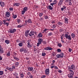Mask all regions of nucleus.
<instances>
[{
	"mask_svg": "<svg viewBox=\"0 0 78 78\" xmlns=\"http://www.w3.org/2000/svg\"><path fill=\"white\" fill-rule=\"evenodd\" d=\"M43 42V39H42L40 38L38 40V43H37V46L39 47L40 44H41V43Z\"/></svg>",
	"mask_w": 78,
	"mask_h": 78,
	"instance_id": "obj_1",
	"label": "nucleus"
},
{
	"mask_svg": "<svg viewBox=\"0 0 78 78\" xmlns=\"http://www.w3.org/2000/svg\"><path fill=\"white\" fill-rule=\"evenodd\" d=\"M16 29H10L9 30V32H10V33H13L14 32H16Z\"/></svg>",
	"mask_w": 78,
	"mask_h": 78,
	"instance_id": "obj_2",
	"label": "nucleus"
},
{
	"mask_svg": "<svg viewBox=\"0 0 78 78\" xmlns=\"http://www.w3.org/2000/svg\"><path fill=\"white\" fill-rule=\"evenodd\" d=\"M34 31H31L30 34H29V36L31 37H34Z\"/></svg>",
	"mask_w": 78,
	"mask_h": 78,
	"instance_id": "obj_3",
	"label": "nucleus"
},
{
	"mask_svg": "<svg viewBox=\"0 0 78 78\" xmlns=\"http://www.w3.org/2000/svg\"><path fill=\"white\" fill-rule=\"evenodd\" d=\"M73 75H74V74L70 73L68 74V76L69 78H73Z\"/></svg>",
	"mask_w": 78,
	"mask_h": 78,
	"instance_id": "obj_4",
	"label": "nucleus"
},
{
	"mask_svg": "<svg viewBox=\"0 0 78 78\" xmlns=\"http://www.w3.org/2000/svg\"><path fill=\"white\" fill-rule=\"evenodd\" d=\"M29 32H30V30H27L25 32V35L26 37H28V35H29Z\"/></svg>",
	"mask_w": 78,
	"mask_h": 78,
	"instance_id": "obj_5",
	"label": "nucleus"
},
{
	"mask_svg": "<svg viewBox=\"0 0 78 78\" xmlns=\"http://www.w3.org/2000/svg\"><path fill=\"white\" fill-rule=\"evenodd\" d=\"M56 57L58 58H62L63 56L61 55V54H58L56 55Z\"/></svg>",
	"mask_w": 78,
	"mask_h": 78,
	"instance_id": "obj_6",
	"label": "nucleus"
},
{
	"mask_svg": "<svg viewBox=\"0 0 78 78\" xmlns=\"http://www.w3.org/2000/svg\"><path fill=\"white\" fill-rule=\"evenodd\" d=\"M75 65H72L71 66V67L69 68V69H72V70H75Z\"/></svg>",
	"mask_w": 78,
	"mask_h": 78,
	"instance_id": "obj_7",
	"label": "nucleus"
},
{
	"mask_svg": "<svg viewBox=\"0 0 78 78\" xmlns=\"http://www.w3.org/2000/svg\"><path fill=\"white\" fill-rule=\"evenodd\" d=\"M0 4L1 7H4V6L5 5V4L4 2H2L0 1Z\"/></svg>",
	"mask_w": 78,
	"mask_h": 78,
	"instance_id": "obj_8",
	"label": "nucleus"
},
{
	"mask_svg": "<svg viewBox=\"0 0 78 78\" xmlns=\"http://www.w3.org/2000/svg\"><path fill=\"white\" fill-rule=\"evenodd\" d=\"M27 44L28 47H30V48H31V47H32L33 45H32V44H31L30 42H28Z\"/></svg>",
	"mask_w": 78,
	"mask_h": 78,
	"instance_id": "obj_9",
	"label": "nucleus"
},
{
	"mask_svg": "<svg viewBox=\"0 0 78 78\" xmlns=\"http://www.w3.org/2000/svg\"><path fill=\"white\" fill-rule=\"evenodd\" d=\"M45 73L46 75H48L49 73V69H46L45 70Z\"/></svg>",
	"mask_w": 78,
	"mask_h": 78,
	"instance_id": "obj_10",
	"label": "nucleus"
},
{
	"mask_svg": "<svg viewBox=\"0 0 78 78\" xmlns=\"http://www.w3.org/2000/svg\"><path fill=\"white\" fill-rule=\"evenodd\" d=\"M5 15L6 17H9V15H10L9 12H6L5 13Z\"/></svg>",
	"mask_w": 78,
	"mask_h": 78,
	"instance_id": "obj_11",
	"label": "nucleus"
},
{
	"mask_svg": "<svg viewBox=\"0 0 78 78\" xmlns=\"http://www.w3.org/2000/svg\"><path fill=\"white\" fill-rule=\"evenodd\" d=\"M66 6H63L62 7V8H61V10L62 11H63V10L64 9H66Z\"/></svg>",
	"mask_w": 78,
	"mask_h": 78,
	"instance_id": "obj_12",
	"label": "nucleus"
},
{
	"mask_svg": "<svg viewBox=\"0 0 78 78\" xmlns=\"http://www.w3.org/2000/svg\"><path fill=\"white\" fill-rule=\"evenodd\" d=\"M0 53H4V51L3 50V49L2 48L0 47Z\"/></svg>",
	"mask_w": 78,
	"mask_h": 78,
	"instance_id": "obj_13",
	"label": "nucleus"
},
{
	"mask_svg": "<svg viewBox=\"0 0 78 78\" xmlns=\"http://www.w3.org/2000/svg\"><path fill=\"white\" fill-rule=\"evenodd\" d=\"M33 69V68L32 67H31L30 68V67L28 68V70H29V71H32Z\"/></svg>",
	"mask_w": 78,
	"mask_h": 78,
	"instance_id": "obj_14",
	"label": "nucleus"
},
{
	"mask_svg": "<svg viewBox=\"0 0 78 78\" xmlns=\"http://www.w3.org/2000/svg\"><path fill=\"white\" fill-rule=\"evenodd\" d=\"M38 37H42V34L41 33H40L38 35Z\"/></svg>",
	"mask_w": 78,
	"mask_h": 78,
	"instance_id": "obj_15",
	"label": "nucleus"
},
{
	"mask_svg": "<svg viewBox=\"0 0 78 78\" xmlns=\"http://www.w3.org/2000/svg\"><path fill=\"white\" fill-rule=\"evenodd\" d=\"M71 37L73 39H74V38H75V35L73 33H72L71 34Z\"/></svg>",
	"mask_w": 78,
	"mask_h": 78,
	"instance_id": "obj_16",
	"label": "nucleus"
},
{
	"mask_svg": "<svg viewBox=\"0 0 78 78\" xmlns=\"http://www.w3.org/2000/svg\"><path fill=\"white\" fill-rule=\"evenodd\" d=\"M69 70L71 72L70 73H73L74 74V73L73 72V70H72L71 69H70L69 68Z\"/></svg>",
	"mask_w": 78,
	"mask_h": 78,
	"instance_id": "obj_17",
	"label": "nucleus"
},
{
	"mask_svg": "<svg viewBox=\"0 0 78 78\" xmlns=\"http://www.w3.org/2000/svg\"><path fill=\"white\" fill-rule=\"evenodd\" d=\"M68 39V40H69V41H71L72 40V38L71 37V36H70V35H69L68 36V37L67 38Z\"/></svg>",
	"mask_w": 78,
	"mask_h": 78,
	"instance_id": "obj_18",
	"label": "nucleus"
},
{
	"mask_svg": "<svg viewBox=\"0 0 78 78\" xmlns=\"http://www.w3.org/2000/svg\"><path fill=\"white\" fill-rule=\"evenodd\" d=\"M5 42L7 44H8L9 43V41L8 40H6L5 41Z\"/></svg>",
	"mask_w": 78,
	"mask_h": 78,
	"instance_id": "obj_19",
	"label": "nucleus"
},
{
	"mask_svg": "<svg viewBox=\"0 0 78 78\" xmlns=\"http://www.w3.org/2000/svg\"><path fill=\"white\" fill-rule=\"evenodd\" d=\"M27 7H24V9H23V10H24V11H25V12H26L27 11Z\"/></svg>",
	"mask_w": 78,
	"mask_h": 78,
	"instance_id": "obj_20",
	"label": "nucleus"
},
{
	"mask_svg": "<svg viewBox=\"0 0 78 78\" xmlns=\"http://www.w3.org/2000/svg\"><path fill=\"white\" fill-rule=\"evenodd\" d=\"M19 45L20 47H22L23 45V44L22 42L20 43L19 44Z\"/></svg>",
	"mask_w": 78,
	"mask_h": 78,
	"instance_id": "obj_21",
	"label": "nucleus"
},
{
	"mask_svg": "<svg viewBox=\"0 0 78 78\" xmlns=\"http://www.w3.org/2000/svg\"><path fill=\"white\" fill-rule=\"evenodd\" d=\"M56 3H57V1L56 0H54V1L53 2L54 5H56Z\"/></svg>",
	"mask_w": 78,
	"mask_h": 78,
	"instance_id": "obj_22",
	"label": "nucleus"
},
{
	"mask_svg": "<svg viewBox=\"0 0 78 78\" xmlns=\"http://www.w3.org/2000/svg\"><path fill=\"white\" fill-rule=\"evenodd\" d=\"M12 14L13 15V16H12L13 17V19H16V18L17 17V16H16V15H14L13 13H12Z\"/></svg>",
	"mask_w": 78,
	"mask_h": 78,
	"instance_id": "obj_23",
	"label": "nucleus"
},
{
	"mask_svg": "<svg viewBox=\"0 0 78 78\" xmlns=\"http://www.w3.org/2000/svg\"><path fill=\"white\" fill-rule=\"evenodd\" d=\"M49 8L50 10H52L53 9V8H52V7L51 6V5H50L49 6Z\"/></svg>",
	"mask_w": 78,
	"mask_h": 78,
	"instance_id": "obj_24",
	"label": "nucleus"
},
{
	"mask_svg": "<svg viewBox=\"0 0 78 78\" xmlns=\"http://www.w3.org/2000/svg\"><path fill=\"white\" fill-rule=\"evenodd\" d=\"M19 63L18 62H16L15 63L16 66V67H18V66H19Z\"/></svg>",
	"mask_w": 78,
	"mask_h": 78,
	"instance_id": "obj_25",
	"label": "nucleus"
},
{
	"mask_svg": "<svg viewBox=\"0 0 78 78\" xmlns=\"http://www.w3.org/2000/svg\"><path fill=\"white\" fill-rule=\"evenodd\" d=\"M17 22H18V23H20V22H21V20L20 19H19L17 20Z\"/></svg>",
	"mask_w": 78,
	"mask_h": 78,
	"instance_id": "obj_26",
	"label": "nucleus"
},
{
	"mask_svg": "<svg viewBox=\"0 0 78 78\" xmlns=\"http://www.w3.org/2000/svg\"><path fill=\"white\" fill-rule=\"evenodd\" d=\"M20 76L21 77H22V78H23V77L24 76V75L23 74V73L20 74Z\"/></svg>",
	"mask_w": 78,
	"mask_h": 78,
	"instance_id": "obj_27",
	"label": "nucleus"
},
{
	"mask_svg": "<svg viewBox=\"0 0 78 78\" xmlns=\"http://www.w3.org/2000/svg\"><path fill=\"white\" fill-rule=\"evenodd\" d=\"M65 23H68V19L67 18H66L65 19Z\"/></svg>",
	"mask_w": 78,
	"mask_h": 78,
	"instance_id": "obj_28",
	"label": "nucleus"
},
{
	"mask_svg": "<svg viewBox=\"0 0 78 78\" xmlns=\"http://www.w3.org/2000/svg\"><path fill=\"white\" fill-rule=\"evenodd\" d=\"M62 3L61 2H60L59 1V2L58 4V6H60V5H62Z\"/></svg>",
	"mask_w": 78,
	"mask_h": 78,
	"instance_id": "obj_29",
	"label": "nucleus"
},
{
	"mask_svg": "<svg viewBox=\"0 0 78 78\" xmlns=\"http://www.w3.org/2000/svg\"><path fill=\"white\" fill-rule=\"evenodd\" d=\"M14 59H15L16 60V61H19V58H17L16 57H14Z\"/></svg>",
	"mask_w": 78,
	"mask_h": 78,
	"instance_id": "obj_30",
	"label": "nucleus"
},
{
	"mask_svg": "<svg viewBox=\"0 0 78 78\" xmlns=\"http://www.w3.org/2000/svg\"><path fill=\"white\" fill-rule=\"evenodd\" d=\"M14 5H15L16 6H19L20 5V4L19 3H15L14 4Z\"/></svg>",
	"mask_w": 78,
	"mask_h": 78,
	"instance_id": "obj_31",
	"label": "nucleus"
},
{
	"mask_svg": "<svg viewBox=\"0 0 78 78\" xmlns=\"http://www.w3.org/2000/svg\"><path fill=\"white\" fill-rule=\"evenodd\" d=\"M23 50H24L23 49V48H22L20 49V52H22L23 51Z\"/></svg>",
	"mask_w": 78,
	"mask_h": 78,
	"instance_id": "obj_32",
	"label": "nucleus"
},
{
	"mask_svg": "<svg viewBox=\"0 0 78 78\" xmlns=\"http://www.w3.org/2000/svg\"><path fill=\"white\" fill-rule=\"evenodd\" d=\"M15 76H16V77H18L17 76H18V74L17 73H15L13 74Z\"/></svg>",
	"mask_w": 78,
	"mask_h": 78,
	"instance_id": "obj_33",
	"label": "nucleus"
},
{
	"mask_svg": "<svg viewBox=\"0 0 78 78\" xmlns=\"http://www.w3.org/2000/svg\"><path fill=\"white\" fill-rule=\"evenodd\" d=\"M69 35H68V34H66L65 35V37H66V38H67L68 37H69Z\"/></svg>",
	"mask_w": 78,
	"mask_h": 78,
	"instance_id": "obj_34",
	"label": "nucleus"
},
{
	"mask_svg": "<svg viewBox=\"0 0 78 78\" xmlns=\"http://www.w3.org/2000/svg\"><path fill=\"white\" fill-rule=\"evenodd\" d=\"M57 51H58V52L60 53V52H61V49H60L59 48H58L57 49Z\"/></svg>",
	"mask_w": 78,
	"mask_h": 78,
	"instance_id": "obj_35",
	"label": "nucleus"
},
{
	"mask_svg": "<svg viewBox=\"0 0 78 78\" xmlns=\"http://www.w3.org/2000/svg\"><path fill=\"white\" fill-rule=\"evenodd\" d=\"M58 25H60V26H61V25H62V23H61V22H58Z\"/></svg>",
	"mask_w": 78,
	"mask_h": 78,
	"instance_id": "obj_36",
	"label": "nucleus"
},
{
	"mask_svg": "<svg viewBox=\"0 0 78 78\" xmlns=\"http://www.w3.org/2000/svg\"><path fill=\"white\" fill-rule=\"evenodd\" d=\"M3 74V72L2 71H0V75H2Z\"/></svg>",
	"mask_w": 78,
	"mask_h": 78,
	"instance_id": "obj_37",
	"label": "nucleus"
},
{
	"mask_svg": "<svg viewBox=\"0 0 78 78\" xmlns=\"http://www.w3.org/2000/svg\"><path fill=\"white\" fill-rule=\"evenodd\" d=\"M22 25L21 26V25H19L17 26V28H21L22 27Z\"/></svg>",
	"mask_w": 78,
	"mask_h": 78,
	"instance_id": "obj_38",
	"label": "nucleus"
},
{
	"mask_svg": "<svg viewBox=\"0 0 78 78\" xmlns=\"http://www.w3.org/2000/svg\"><path fill=\"white\" fill-rule=\"evenodd\" d=\"M44 18L45 19H47L48 18V16L47 15L44 16Z\"/></svg>",
	"mask_w": 78,
	"mask_h": 78,
	"instance_id": "obj_39",
	"label": "nucleus"
},
{
	"mask_svg": "<svg viewBox=\"0 0 78 78\" xmlns=\"http://www.w3.org/2000/svg\"><path fill=\"white\" fill-rule=\"evenodd\" d=\"M7 55L9 56H10V51H9L8 52L7 54Z\"/></svg>",
	"mask_w": 78,
	"mask_h": 78,
	"instance_id": "obj_40",
	"label": "nucleus"
},
{
	"mask_svg": "<svg viewBox=\"0 0 78 78\" xmlns=\"http://www.w3.org/2000/svg\"><path fill=\"white\" fill-rule=\"evenodd\" d=\"M58 46L59 47H61L62 46V44L60 43H58Z\"/></svg>",
	"mask_w": 78,
	"mask_h": 78,
	"instance_id": "obj_41",
	"label": "nucleus"
},
{
	"mask_svg": "<svg viewBox=\"0 0 78 78\" xmlns=\"http://www.w3.org/2000/svg\"><path fill=\"white\" fill-rule=\"evenodd\" d=\"M28 23H32V21H31V20L30 19L28 20Z\"/></svg>",
	"mask_w": 78,
	"mask_h": 78,
	"instance_id": "obj_42",
	"label": "nucleus"
},
{
	"mask_svg": "<svg viewBox=\"0 0 78 78\" xmlns=\"http://www.w3.org/2000/svg\"><path fill=\"white\" fill-rule=\"evenodd\" d=\"M71 1L70 0L69 1V5H72V2H71Z\"/></svg>",
	"mask_w": 78,
	"mask_h": 78,
	"instance_id": "obj_43",
	"label": "nucleus"
},
{
	"mask_svg": "<svg viewBox=\"0 0 78 78\" xmlns=\"http://www.w3.org/2000/svg\"><path fill=\"white\" fill-rule=\"evenodd\" d=\"M42 56H45V53H42Z\"/></svg>",
	"mask_w": 78,
	"mask_h": 78,
	"instance_id": "obj_44",
	"label": "nucleus"
},
{
	"mask_svg": "<svg viewBox=\"0 0 78 78\" xmlns=\"http://www.w3.org/2000/svg\"><path fill=\"white\" fill-rule=\"evenodd\" d=\"M39 15L40 17H41V16H42V15H43V13H40Z\"/></svg>",
	"mask_w": 78,
	"mask_h": 78,
	"instance_id": "obj_45",
	"label": "nucleus"
},
{
	"mask_svg": "<svg viewBox=\"0 0 78 78\" xmlns=\"http://www.w3.org/2000/svg\"><path fill=\"white\" fill-rule=\"evenodd\" d=\"M23 51L24 53H27V51L25 49H24L23 50Z\"/></svg>",
	"mask_w": 78,
	"mask_h": 78,
	"instance_id": "obj_46",
	"label": "nucleus"
},
{
	"mask_svg": "<svg viewBox=\"0 0 78 78\" xmlns=\"http://www.w3.org/2000/svg\"><path fill=\"white\" fill-rule=\"evenodd\" d=\"M44 50H48V47H47L44 48Z\"/></svg>",
	"mask_w": 78,
	"mask_h": 78,
	"instance_id": "obj_47",
	"label": "nucleus"
},
{
	"mask_svg": "<svg viewBox=\"0 0 78 78\" xmlns=\"http://www.w3.org/2000/svg\"><path fill=\"white\" fill-rule=\"evenodd\" d=\"M42 43H43V44H47V42L45 41H44Z\"/></svg>",
	"mask_w": 78,
	"mask_h": 78,
	"instance_id": "obj_48",
	"label": "nucleus"
},
{
	"mask_svg": "<svg viewBox=\"0 0 78 78\" xmlns=\"http://www.w3.org/2000/svg\"><path fill=\"white\" fill-rule=\"evenodd\" d=\"M70 0H65V2H66V3H68L69 1Z\"/></svg>",
	"mask_w": 78,
	"mask_h": 78,
	"instance_id": "obj_49",
	"label": "nucleus"
},
{
	"mask_svg": "<svg viewBox=\"0 0 78 78\" xmlns=\"http://www.w3.org/2000/svg\"><path fill=\"white\" fill-rule=\"evenodd\" d=\"M11 20V18H9V19H7L6 20V21H9V22Z\"/></svg>",
	"mask_w": 78,
	"mask_h": 78,
	"instance_id": "obj_50",
	"label": "nucleus"
},
{
	"mask_svg": "<svg viewBox=\"0 0 78 78\" xmlns=\"http://www.w3.org/2000/svg\"><path fill=\"white\" fill-rule=\"evenodd\" d=\"M12 69H16V67H15V66H12Z\"/></svg>",
	"mask_w": 78,
	"mask_h": 78,
	"instance_id": "obj_51",
	"label": "nucleus"
},
{
	"mask_svg": "<svg viewBox=\"0 0 78 78\" xmlns=\"http://www.w3.org/2000/svg\"><path fill=\"white\" fill-rule=\"evenodd\" d=\"M48 50H53V48H50L49 47H48Z\"/></svg>",
	"mask_w": 78,
	"mask_h": 78,
	"instance_id": "obj_52",
	"label": "nucleus"
},
{
	"mask_svg": "<svg viewBox=\"0 0 78 78\" xmlns=\"http://www.w3.org/2000/svg\"><path fill=\"white\" fill-rule=\"evenodd\" d=\"M52 35V33H49L48 34V36H51Z\"/></svg>",
	"mask_w": 78,
	"mask_h": 78,
	"instance_id": "obj_53",
	"label": "nucleus"
},
{
	"mask_svg": "<svg viewBox=\"0 0 78 78\" xmlns=\"http://www.w3.org/2000/svg\"><path fill=\"white\" fill-rule=\"evenodd\" d=\"M2 23H3V22H2V21L0 20V25H2Z\"/></svg>",
	"mask_w": 78,
	"mask_h": 78,
	"instance_id": "obj_54",
	"label": "nucleus"
},
{
	"mask_svg": "<svg viewBox=\"0 0 78 78\" xmlns=\"http://www.w3.org/2000/svg\"><path fill=\"white\" fill-rule=\"evenodd\" d=\"M25 12L24 11H22V14H24V13H25Z\"/></svg>",
	"mask_w": 78,
	"mask_h": 78,
	"instance_id": "obj_55",
	"label": "nucleus"
},
{
	"mask_svg": "<svg viewBox=\"0 0 78 78\" xmlns=\"http://www.w3.org/2000/svg\"><path fill=\"white\" fill-rule=\"evenodd\" d=\"M54 68L55 69H58V68L57 66H54Z\"/></svg>",
	"mask_w": 78,
	"mask_h": 78,
	"instance_id": "obj_56",
	"label": "nucleus"
},
{
	"mask_svg": "<svg viewBox=\"0 0 78 78\" xmlns=\"http://www.w3.org/2000/svg\"><path fill=\"white\" fill-rule=\"evenodd\" d=\"M27 75H29L31 74V73H30V72H28V73H27Z\"/></svg>",
	"mask_w": 78,
	"mask_h": 78,
	"instance_id": "obj_57",
	"label": "nucleus"
},
{
	"mask_svg": "<svg viewBox=\"0 0 78 78\" xmlns=\"http://www.w3.org/2000/svg\"><path fill=\"white\" fill-rule=\"evenodd\" d=\"M32 72H33V73H36V72L35 70H34L32 71Z\"/></svg>",
	"mask_w": 78,
	"mask_h": 78,
	"instance_id": "obj_58",
	"label": "nucleus"
},
{
	"mask_svg": "<svg viewBox=\"0 0 78 78\" xmlns=\"http://www.w3.org/2000/svg\"><path fill=\"white\" fill-rule=\"evenodd\" d=\"M5 24L6 25L7 27H8V25H9V23H6Z\"/></svg>",
	"mask_w": 78,
	"mask_h": 78,
	"instance_id": "obj_59",
	"label": "nucleus"
},
{
	"mask_svg": "<svg viewBox=\"0 0 78 78\" xmlns=\"http://www.w3.org/2000/svg\"><path fill=\"white\" fill-rule=\"evenodd\" d=\"M63 1H64V0H59V2L62 3L63 2Z\"/></svg>",
	"mask_w": 78,
	"mask_h": 78,
	"instance_id": "obj_60",
	"label": "nucleus"
},
{
	"mask_svg": "<svg viewBox=\"0 0 78 78\" xmlns=\"http://www.w3.org/2000/svg\"><path fill=\"white\" fill-rule=\"evenodd\" d=\"M9 9L10 11H12V10H13V8H9Z\"/></svg>",
	"mask_w": 78,
	"mask_h": 78,
	"instance_id": "obj_61",
	"label": "nucleus"
},
{
	"mask_svg": "<svg viewBox=\"0 0 78 78\" xmlns=\"http://www.w3.org/2000/svg\"><path fill=\"white\" fill-rule=\"evenodd\" d=\"M52 23H55V21H53L51 22Z\"/></svg>",
	"mask_w": 78,
	"mask_h": 78,
	"instance_id": "obj_62",
	"label": "nucleus"
},
{
	"mask_svg": "<svg viewBox=\"0 0 78 78\" xmlns=\"http://www.w3.org/2000/svg\"><path fill=\"white\" fill-rule=\"evenodd\" d=\"M69 52H71V51H72V49H69Z\"/></svg>",
	"mask_w": 78,
	"mask_h": 78,
	"instance_id": "obj_63",
	"label": "nucleus"
},
{
	"mask_svg": "<svg viewBox=\"0 0 78 78\" xmlns=\"http://www.w3.org/2000/svg\"><path fill=\"white\" fill-rule=\"evenodd\" d=\"M52 62H53V64H55V61L53 60L52 61Z\"/></svg>",
	"mask_w": 78,
	"mask_h": 78,
	"instance_id": "obj_64",
	"label": "nucleus"
}]
</instances>
